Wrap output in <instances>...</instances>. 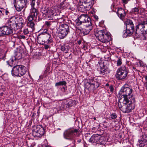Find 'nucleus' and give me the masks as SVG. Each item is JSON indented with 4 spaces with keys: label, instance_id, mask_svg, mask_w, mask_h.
<instances>
[{
    "label": "nucleus",
    "instance_id": "9",
    "mask_svg": "<svg viewBox=\"0 0 147 147\" xmlns=\"http://www.w3.org/2000/svg\"><path fill=\"white\" fill-rule=\"evenodd\" d=\"M79 133L78 130L74 129H68L64 132L63 135L65 138L67 139H72L75 135Z\"/></svg>",
    "mask_w": 147,
    "mask_h": 147
},
{
    "label": "nucleus",
    "instance_id": "48",
    "mask_svg": "<svg viewBox=\"0 0 147 147\" xmlns=\"http://www.w3.org/2000/svg\"><path fill=\"white\" fill-rule=\"evenodd\" d=\"M81 141V139H79L77 140V142L78 143H80Z\"/></svg>",
    "mask_w": 147,
    "mask_h": 147
},
{
    "label": "nucleus",
    "instance_id": "18",
    "mask_svg": "<svg viewBox=\"0 0 147 147\" xmlns=\"http://www.w3.org/2000/svg\"><path fill=\"white\" fill-rule=\"evenodd\" d=\"M47 30H45L43 32L41 33V37L43 38L45 41V43H48L49 45L53 43V40L51 34L47 32Z\"/></svg>",
    "mask_w": 147,
    "mask_h": 147
},
{
    "label": "nucleus",
    "instance_id": "33",
    "mask_svg": "<svg viewBox=\"0 0 147 147\" xmlns=\"http://www.w3.org/2000/svg\"><path fill=\"white\" fill-rule=\"evenodd\" d=\"M67 84V82L66 81H60L59 82L55 83V86H57L61 85H66Z\"/></svg>",
    "mask_w": 147,
    "mask_h": 147
},
{
    "label": "nucleus",
    "instance_id": "45",
    "mask_svg": "<svg viewBox=\"0 0 147 147\" xmlns=\"http://www.w3.org/2000/svg\"><path fill=\"white\" fill-rule=\"evenodd\" d=\"M26 37V36L23 35H21L19 36V38L20 39H25Z\"/></svg>",
    "mask_w": 147,
    "mask_h": 147
},
{
    "label": "nucleus",
    "instance_id": "4",
    "mask_svg": "<svg viewBox=\"0 0 147 147\" xmlns=\"http://www.w3.org/2000/svg\"><path fill=\"white\" fill-rule=\"evenodd\" d=\"M126 30L124 32L123 36L125 37L131 35L134 30V25L132 20L127 19L125 22Z\"/></svg>",
    "mask_w": 147,
    "mask_h": 147
},
{
    "label": "nucleus",
    "instance_id": "32",
    "mask_svg": "<svg viewBox=\"0 0 147 147\" xmlns=\"http://www.w3.org/2000/svg\"><path fill=\"white\" fill-rule=\"evenodd\" d=\"M107 70L103 67H100V74L101 76H103L107 73Z\"/></svg>",
    "mask_w": 147,
    "mask_h": 147
},
{
    "label": "nucleus",
    "instance_id": "50",
    "mask_svg": "<svg viewBox=\"0 0 147 147\" xmlns=\"http://www.w3.org/2000/svg\"><path fill=\"white\" fill-rule=\"evenodd\" d=\"M5 12L6 14L7 15V13H9V12L8 11H5Z\"/></svg>",
    "mask_w": 147,
    "mask_h": 147
},
{
    "label": "nucleus",
    "instance_id": "29",
    "mask_svg": "<svg viewBox=\"0 0 147 147\" xmlns=\"http://www.w3.org/2000/svg\"><path fill=\"white\" fill-rule=\"evenodd\" d=\"M33 31L32 29H30V28L28 27H25L23 30V33L25 35H27L30 32H32Z\"/></svg>",
    "mask_w": 147,
    "mask_h": 147
},
{
    "label": "nucleus",
    "instance_id": "11",
    "mask_svg": "<svg viewBox=\"0 0 147 147\" xmlns=\"http://www.w3.org/2000/svg\"><path fill=\"white\" fill-rule=\"evenodd\" d=\"M69 32V26L66 24H62L60 26L59 36L61 38H63Z\"/></svg>",
    "mask_w": 147,
    "mask_h": 147
},
{
    "label": "nucleus",
    "instance_id": "12",
    "mask_svg": "<svg viewBox=\"0 0 147 147\" xmlns=\"http://www.w3.org/2000/svg\"><path fill=\"white\" fill-rule=\"evenodd\" d=\"M13 30L9 27L6 24L0 28V36L13 34Z\"/></svg>",
    "mask_w": 147,
    "mask_h": 147
},
{
    "label": "nucleus",
    "instance_id": "31",
    "mask_svg": "<svg viewBox=\"0 0 147 147\" xmlns=\"http://www.w3.org/2000/svg\"><path fill=\"white\" fill-rule=\"evenodd\" d=\"M7 49L5 50H4L3 49H2L0 47V55L3 54H4V55L2 57V59L4 60L5 59V57L6 56V53H7Z\"/></svg>",
    "mask_w": 147,
    "mask_h": 147
},
{
    "label": "nucleus",
    "instance_id": "26",
    "mask_svg": "<svg viewBox=\"0 0 147 147\" xmlns=\"http://www.w3.org/2000/svg\"><path fill=\"white\" fill-rule=\"evenodd\" d=\"M42 35L41 33L39 34L38 36L37 40L38 42L39 43L42 45H44V44L45 43V41L44 40L43 38L41 37Z\"/></svg>",
    "mask_w": 147,
    "mask_h": 147
},
{
    "label": "nucleus",
    "instance_id": "44",
    "mask_svg": "<svg viewBox=\"0 0 147 147\" xmlns=\"http://www.w3.org/2000/svg\"><path fill=\"white\" fill-rule=\"evenodd\" d=\"M133 69L134 70V71L133 70L134 72V71H136V72H137L138 74L139 75V70H137L136 67H133Z\"/></svg>",
    "mask_w": 147,
    "mask_h": 147
},
{
    "label": "nucleus",
    "instance_id": "22",
    "mask_svg": "<svg viewBox=\"0 0 147 147\" xmlns=\"http://www.w3.org/2000/svg\"><path fill=\"white\" fill-rule=\"evenodd\" d=\"M35 1L34 0H32L31 2L30 5L31 6V8L30 9V14H31L32 13H35V14H37L38 15V10L34 7L35 5Z\"/></svg>",
    "mask_w": 147,
    "mask_h": 147
},
{
    "label": "nucleus",
    "instance_id": "36",
    "mask_svg": "<svg viewBox=\"0 0 147 147\" xmlns=\"http://www.w3.org/2000/svg\"><path fill=\"white\" fill-rule=\"evenodd\" d=\"M53 22L51 21H46L45 22L46 25L48 27H50L52 25H53Z\"/></svg>",
    "mask_w": 147,
    "mask_h": 147
},
{
    "label": "nucleus",
    "instance_id": "53",
    "mask_svg": "<svg viewBox=\"0 0 147 147\" xmlns=\"http://www.w3.org/2000/svg\"><path fill=\"white\" fill-rule=\"evenodd\" d=\"M94 120H95V119H96V118H95V117H94Z\"/></svg>",
    "mask_w": 147,
    "mask_h": 147
},
{
    "label": "nucleus",
    "instance_id": "37",
    "mask_svg": "<svg viewBox=\"0 0 147 147\" xmlns=\"http://www.w3.org/2000/svg\"><path fill=\"white\" fill-rule=\"evenodd\" d=\"M111 117L112 119H114L117 117V116L115 113H113L111 115Z\"/></svg>",
    "mask_w": 147,
    "mask_h": 147
},
{
    "label": "nucleus",
    "instance_id": "17",
    "mask_svg": "<svg viewBox=\"0 0 147 147\" xmlns=\"http://www.w3.org/2000/svg\"><path fill=\"white\" fill-rule=\"evenodd\" d=\"M5 24L9 27L11 28L12 30L13 29L14 30H18L17 27V26L15 20V16L11 17L10 19L8 20Z\"/></svg>",
    "mask_w": 147,
    "mask_h": 147
},
{
    "label": "nucleus",
    "instance_id": "2",
    "mask_svg": "<svg viewBox=\"0 0 147 147\" xmlns=\"http://www.w3.org/2000/svg\"><path fill=\"white\" fill-rule=\"evenodd\" d=\"M95 35L98 40L102 42L107 43L110 41V36L109 33L105 32L104 30L98 31Z\"/></svg>",
    "mask_w": 147,
    "mask_h": 147
},
{
    "label": "nucleus",
    "instance_id": "23",
    "mask_svg": "<svg viewBox=\"0 0 147 147\" xmlns=\"http://www.w3.org/2000/svg\"><path fill=\"white\" fill-rule=\"evenodd\" d=\"M129 99V98H124L123 100L122 101H121V100H120L118 102V105L121 110L123 107V106H124V105L127 103V102L128 101Z\"/></svg>",
    "mask_w": 147,
    "mask_h": 147
},
{
    "label": "nucleus",
    "instance_id": "6",
    "mask_svg": "<svg viewBox=\"0 0 147 147\" xmlns=\"http://www.w3.org/2000/svg\"><path fill=\"white\" fill-rule=\"evenodd\" d=\"M133 89L131 87H126L125 86H123L121 89L119 91V94L122 95L124 98H128L127 96L129 97V98H131V96L132 97H134L133 95L131 94L133 92Z\"/></svg>",
    "mask_w": 147,
    "mask_h": 147
},
{
    "label": "nucleus",
    "instance_id": "1",
    "mask_svg": "<svg viewBox=\"0 0 147 147\" xmlns=\"http://www.w3.org/2000/svg\"><path fill=\"white\" fill-rule=\"evenodd\" d=\"M26 72V67L21 65H17L14 66L11 70L12 75L17 77L22 76Z\"/></svg>",
    "mask_w": 147,
    "mask_h": 147
},
{
    "label": "nucleus",
    "instance_id": "5",
    "mask_svg": "<svg viewBox=\"0 0 147 147\" xmlns=\"http://www.w3.org/2000/svg\"><path fill=\"white\" fill-rule=\"evenodd\" d=\"M127 74V71L126 67L122 66L117 70L116 77L119 80H123L126 78Z\"/></svg>",
    "mask_w": 147,
    "mask_h": 147
},
{
    "label": "nucleus",
    "instance_id": "13",
    "mask_svg": "<svg viewBox=\"0 0 147 147\" xmlns=\"http://www.w3.org/2000/svg\"><path fill=\"white\" fill-rule=\"evenodd\" d=\"M44 133V129L41 125H38L33 131V135L35 137H40Z\"/></svg>",
    "mask_w": 147,
    "mask_h": 147
},
{
    "label": "nucleus",
    "instance_id": "52",
    "mask_svg": "<svg viewBox=\"0 0 147 147\" xmlns=\"http://www.w3.org/2000/svg\"><path fill=\"white\" fill-rule=\"evenodd\" d=\"M106 86H109V84L108 83H107L106 84Z\"/></svg>",
    "mask_w": 147,
    "mask_h": 147
},
{
    "label": "nucleus",
    "instance_id": "14",
    "mask_svg": "<svg viewBox=\"0 0 147 147\" xmlns=\"http://www.w3.org/2000/svg\"><path fill=\"white\" fill-rule=\"evenodd\" d=\"M89 23H91L90 18L87 15L84 14L79 16L78 20L77 21L78 26L80 25L82 23H84L85 24H89Z\"/></svg>",
    "mask_w": 147,
    "mask_h": 147
},
{
    "label": "nucleus",
    "instance_id": "38",
    "mask_svg": "<svg viewBox=\"0 0 147 147\" xmlns=\"http://www.w3.org/2000/svg\"><path fill=\"white\" fill-rule=\"evenodd\" d=\"M122 59L120 58L117 61V65L118 66L120 65L122 63Z\"/></svg>",
    "mask_w": 147,
    "mask_h": 147
},
{
    "label": "nucleus",
    "instance_id": "40",
    "mask_svg": "<svg viewBox=\"0 0 147 147\" xmlns=\"http://www.w3.org/2000/svg\"><path fill=\"white\" fill-rule=\"evenodd\" d=\"M67 105L68 107H70L72 105V100H69L68 102L67 103Z\"/></svg>",
    "mask_w": 147,
    "mask_h": 147
},
{
    "label": "nucleus",
    "instance_id": "27",
    "mask_svg": "<svg viewBox=\"0 0 147 147\" xmlns=\"http://www.w3.org/2000/svg\"><path fill=\"white\" fill-rule=\"evenodd\" d=\"M48 11L45 16L46 17L51 18L54 16V11L52 9H49Z\"/></svg>",
    "mask_w": 147,
    "mask_h": 147
},
{
    "label": "nucleus",
    "instance_id": "49",
    "mask_svg": "<svg viewBox=\"0 0 147 147\" xmlns=\"http://www.w3.org/2000/svg\"><path fill=\"white\" fill-rule=\"evenodd\" d=\"M78 44L80 45L81 43V40H79L78 42Z\"/></svg>",
    "mask_w": 147,
    "mask_h": 147
},
{
    "label": "nucleus",
    "instance_id": "15",
    "mask_svg": "<svg viewBox=\"0 0 147 147\" xmlns=\"http://www.w3.org/2000/svg\"><path fill=\"white\" fill-rule=\"evenodd\" d=\"M22 58L21 53L19 52H16L15 53L14 56H13L10 60L7 61L8 64L11 66L14 65L17 60L20 59Z\"/></svg>",
    "mask_w": 147,
    "mask_h": 147
},
{
    "label": "nucleus",
    "instance_id": "28",
    "mask_svg": "<svg viewBox=\"0 0 147 147\" xmlns=\"http://www.w3.org/2000/svg\"><path fill=\"white\" fill-rule=\"evenodd\" d=\"M69 49V47L67 46L66 45H64L61 46V49L63 51H65V53H67L68 52V51Z\"/></svg>",
    "mask_w": 147,
    "mask_h": 147
},
{
    "label": "nucleus",
    "instance_id": "54",
    "mask_svg": "<svg viewBox=\"0 0 147 147\" xmlns=\"http://www.w3.org/2000/svg\"><path fill=\"white\" fill-rule=\"evenodd\" d=\"M63 89H65V88H64V87H63Z\"/></svg>",
    "mask_w": 147,
    "mask_h": 147
},
{
    "label": "nucleus",
    "instance_id": "21",
    "mask_svg": "<svg viewBox=\"0 0 147 147\" xmlns=\"http://www.w3.org/2000/svg\"><path fill=\"white\" fill-rule=\"evenodd\" d=\"M94 1L95 0H84V3L87 4L86 6H84V7L87 8L86 9L87 10L90 9L94 4Z\"/></svg>",
    "mask_w": 147,
    "mask_h": 147
},
{
    "label": "nucleus",
    "instance_id": "46",
    "mask_svg": "<svg viewBox=\"0 0 147 147\" xmlns=\"http://www.w3.org/2000/svg\"><path fill=\"white\" fill-rule=\"evenodd\" d=\"M145 87L146 89L147 90V82H145L144 84Z\"/></svg>",
    "mask_w": 147,
    "mask_h": 147
},
{
    "label": "nucleus",
    "instance_id": "30",
    "mask_svg": "<svg viewBox=\"0 0 147 147\" xmlns=\"http://www.w3.org/2000/svg\"><path fill=\"white\" fill-rule=\"evenodd\" d=\"M139 146L140 147H143L147 144V140L145 139L139 140Z\"/></svg>",
    "mask_w": 147,
    "mask_h": 147
},
{
    "label": "nucleus",
    "instance_id": "42",
    "mask_svg": "<svg viewBox=\"0 0 147 147\" xmlns=\"http://www.w3.org/2000/svg\"><path fill=\"white\" fill-rule=\"evenodd\" d=\"M137 65L140 67H142L143 66V63L140 61H139L137 63Z\"/></svg>",
    "mask_w": 147,
    "mask_h": 147
},
{
    "label": "nucleus",
    "instance_id": "34",
    "mask_svg": "<svg viewBox=\"0 0 147 147\" xmlns=\"http://www.w3.org/2000/svg\"><path fill=\"white\" fill-rule=\"evenodd\" d=\"M48 9L47 8H42L41 10L42 13L43 14V16L44 17H45L47 12H48Z\"/></svg>",
    "mask_w": 147,
    "mask_h": 147
},
{
    "label": "nucleus",
    "instance_id": "3",
    "mask_svg": "<svg viewBox=\"0 0 147 147\" xmlns=\"http://www.w3.org/2000/svg\"><path fill=\"white\" fill-rule=\"evenodd\" d=\"M131 98H129L127 103L124 105L121 109V110L124 113H129L131 111V110L134 109L135 108V99L134 97H132L131 96Z\"/></svg>",
    "mask_w": 147,
    "mask_h": 147
},
{
    "label": "nucleus",
    "instance_id": "8",
    "mask_svg": "<svg viewBox=\"0 0 147 147\" xmlns=\"http://www.w3.org/2000/svg\"><path fill=\"white\" fill-rule=\"evenodd\" d=\"M27 0H14V4L16 9L18 11H21L27 6Z\"/></svg>",
    "mask_w": 147,
    "mask_h": 147
},
{
    "label": "nucleus",
    "instance_id": "25",
    "mask_svg": "<svg viewBox=\"0 0 147 147\" xmlns=\"http://www.w3.org/2000/svg\"><path fill=\"white\" fill-rule=\"evenodd\" d=\"M144 22L142 21L138 23V24L136 26V30H139L142 32H143L144 31V28L145 27V24L143 23Z\"/></svg>",
    "mask_w": 147,
    "mask_h": 147
},
{
    "label": "nucleus",
    "instance_id": "39",
    "mask_svg": "<svg viewBox=\"0 0 147 147\" xmlns=\"http://www.w3.org/2000/svg\"><path fill=\"white\" fill-rule=\"evenodd\" d=\"M44 45V48L46 49H47L50 47V44L49 45L48 43H45L43 45Z\"/></svg>",
    "mask_w": 147,
    "mask_h": 147
},
{
    "label": "nucleus",
    "instance_id": "16",
    "mask_svg": "<svg viewBox=\"0 0 147 147\" xmlns=\"http://www.w3.org/2000/svg\"><path fill=\"white\" fill-rule=\"evenodd\" d=\"M85 27L84 28H77V29L80 31V32L83 35H87L89 33L92 29V23H89V24H85Z\"/></svg>",
    "mask_w": 147,
    "mask_h": 147
},
{
    "label": "nucleus",
    "instance_id": "35",
    "mask_svg": "<svg viewBox=\"0 0 147 147\" xmlns=\"http://www.w3.org/2000/svg\"><path fill=\"white\" fill-rule=\"evenodd\" d=\"M139 9L138 7H135L133 8L131 10L132 13H134L135 14H137L138 13Z\"/></svg>",
    "mask_w": 147,
    "mask_h": 147
},
{
    "label": "nucleus",
    "instance_id": "19",
    "mask_svg": "<svg viewBox=\"0 0 147 147\" xmlns=\"http://www.w3.org/2000/svg\"><path fill=\"white\" fill-rule=\"evenodd\" d=\"M15 20L16 22L17 27L18 29H20L23 27L24 24V21L22 17L20 16H15Z\"/></svg>",
    "mask_w": 147,
    "mask_h": 147
},
{
    "label": "nucleus",
    "instance_id": "24",
    "mask_svg": "<svg viewBox=\"0 0 147 147\" xmlns=\"http://www.w3.org/2000/svg\"><path fill=\"white\" fill-rule=\"evenodd\" d=\"M88 83L90 86H92L93 88H97L99 86L98 84L96 82L94 81L92 78L89 80V81L88 82Z\"/></svg>",
    "mask_w": 147,
    "mask_h": 147
},
{
    "label": "nucleus",
    "instance_id": "51",
    "mask_svg": "<svg viewBox=\"0 0 147 147\" xmlns=\"http://www.w3.org/2000/svg\"><path fill=\"white\" fill-rule=\"evenodd\" d=\"M145 79L146 80H147V76H145Z\"/></svg>",
    "mask_w": 147,
    "mask_h": 147
},
{
    "label": "nucleus",
    "instance_id": "47",
    "mask_svg": "<svg viewBox=\"0 0 147 147\" xmlns=\"http://www.w3.org/2000/svg\"><path fill=\"white\" fill-rule=\"evenodd\" d=\"M94 17L95 19L96 20L98 19V16H94Z\"/></svg>",
    "mask_w": 147,
    "mask_h": 147
},
{
    "label": "nucleus",
    "instance_id": "20",
    "mask_svg": "<svg viewBox=\"0 0 147 147\" xmlns=\"http://www.w3.org/2000/svg\"><path fill=\"white\" fill-rule=\"evenodd\" d=\"M117 13L119 17L122 20L126 16L125 10L121 8L118 9Z\"/></svg>",
    "mask_w": 147,
    "mask_h": 147
},
{
    "label": "nucleus",
    "instance_id": "7",
    "mask_svg": "<svg viewBox=\"0 0 147 147\" xmlns=\"http://www.w3.org/2000/svg\"><path fill=\"white\" fill-rule=\"evenodd\" d=\"M104 137L97 134H94L89 139V141L92 143H96L97 144L103 145L105 141L103 140Z\"/></svg>",
    "mask_w": 147,
    "mask_h": 147
},
{
    "label": "nucleus",
    "instance_id": "43",
    "mask_svg": "<svg viewBox=\"0 0 147 147\" xmlns=\"http://www.w3.org/2000/svg\"><path fill=\"white\" fill-rule=\"evenodd\" d=\"M121 1L123 4H125L127 3L129 0H121Z\"/></svg>",
    "mask_w": 147,
    "mask_h": 147
},
{
    "label": "nucleus",
    "instance_id": "10",
    "mask_svg": "<svg viewBox=\"0 0 147 147\" xmlns=\"http://www.w3.org/2000/svg\"><path fill=\"white\" fill-rule=\"evenodd\" d=\"M37 15V14L36 15L35 13H32L31 14H30L27 18L28 22L27 23V26L30 28V29H32L33 31L34 30L35 24L34 20H36Z\"/></svg>",
    "mask_w": 147,
    "mask_h": 147
},
{
    "label": "nucleus",
    "instance_id": "41",
    "mask_svg": "<svg viewBox=\"0 0 147 147\" xmlns=\"http://www.w3.org/2000/svg\"><path fill=\"white\" fill-rule=\"evenodd\" d=\"M109 89L110 92L112 93L113 92L114 88L113 86L111 85L109 87Z\"/></svg>",
    "mask_w": 147,
    "mask_h": 147
}]
</instances>
